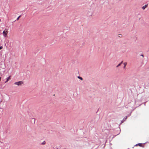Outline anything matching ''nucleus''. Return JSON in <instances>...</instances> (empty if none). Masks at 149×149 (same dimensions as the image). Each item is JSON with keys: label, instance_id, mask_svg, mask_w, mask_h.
Instances as JSON below:
<instances>
[{"label": "nucleus", "instance_id": "obj_7", "mask_svg": "<svg viewBox=\"0 0 149 149\" xmlns=\"http://www.w3.org/2000/svg\"><path fill=\"white\" fill-rule=\"evenodd\" d=\"M123 64L124 65V68H125L127 64V63L126 62H125L123 63Z\"/></svg>", "mask_w": 149, "mask_h": 149}, {"label": "nucleus", "instance_id": "obj_10", "mask_svg": "<svg viewBox=\"0 0 149 149\" xmlns=\"http://www.w3.org/2000/svg\"><path fill=\"white\" fill-rule=\"evenodd\" d=\"M137 145H139V146H141V143H139L137 144H136V146H137Z\"/></svg>", "mask_w": 149, "mask_h": 149}, {"label": "nucleus", "instance_id": "obj_11", "mask_svg": "<svg viewBox=\"0 0 149 149\" xmlns=\"http://www.w3.org/2000/svg\"><path fill=\"white\" fill-rule=\"evenodd\" d=\"M21 16H19L17 19V20H18L19 19V18Z\"/></svg>", "mask_w": 149, "mask_h": 149}, {"label": "nucleus", "instance_id": "obj_6", "mask_svg": "<svg viewBox=\"0 0 149 149\" xmlns=\"http://www.w3.org/2000/svg\"><path fill=\"white\" fill-rule=\"evenodd\" d=\"M123 61H122L119 64L116 66V68H118V67H119V66H120L121 64L122 63H123Z\"/></svg>", "mask_w": 149, "mask_h": 149}, {"label": "nucleus", "instance_id": "obj_13", "mask_svg": "<svg viewBox=\"0 0 149 149\" xmlns=\"http://www.w3.org/2000/svg\"><path fill=\"white\" fill-rule=\"evenodd\" d=\"M3 48V47L2 46H1L0 47V50L2 49Z\"/></svg>", "mask_w": 149, "mask_h": 149}, {"label": "nucleus", "instance_id": "obj_2", "mask_svg": "<svg viewBox=\"0 0 149 149\" xmlns=\"http://www.w3.org/2000/svg\"><path fill=\"white\" fill-rule=\"evenodd\" d=\"M14 84L18 86H21L23 84V82L22 81H19L15 82Z\"/></svg>", "mask_w": 149, "mask_h": 149}, {"label": "nucleus", "instance_id": "obj_8", "mask_svg": "<svg viewBox=\"0 0 149 149\" xmlns=\"http://www.w3.org/2000/svg\"><path fill=\"white\" fill-rule=\"evenodd\" d=\"M78 79H80L81 80H83V78L81 77L78 76Z\"/></svg>", "mask_w": 149, "mask_h": 149}, {"label": "nucleus", "instance_id": "obj_9", "mask_svg": "<svg viewBox=\"0 0 149 149\" xmlns=\"http://www.w3.org/2000/svg\"><path fill=\"white\" fill-rule=\"evenodd\" d=\"M46 143V142L45 141H44L41 144L42 145H44Z\"/></svg>", "mask_w": 149, "mask_h": 149}, {"label": "nucleus", "instance_id": "obj_1", "mask_svg": "<svg viewBox=\"0 0 149 149\" xmlns=\"http://www.w3.org/2000/svg\"><path fill=\"white\" fill-rule=\"evenodd\" d=\"M8 32V31L5 29V30L3 31V36L4 37H6L7 36V35Z\"/></svg>", "mask_w": 149, "mask_h": 149}, {"label": "nucleus", "instance_id": "obj_12", "mask_svg": "<svg viewBox=\"0 0 149 149\" xmlns=\"http://www.w3.org/2000/svg\"><path fill=\"white\" fill-rule=\"evenodd\" d=\"M118 36L120 37H121L122 36V35L121 34H119L118 35Z\"/></svg>", "mask_w": 149, "mask_h": 149}, {"label": "nucleus", "instance_id": "obj_4", "mask_svg": "<svg viewBox=\"0 0 149 149\" xmlns=\"http://www.w3.org/2000/svg\"><path fill=\"white\" fill-rule=\"evenodd\" d=\"M10 76H9L7 78L6 81H5V83H6L9 81V80H10Z\"/></svg>", "mask_w": 149, "mask_h": 149}, {"label": "nucleus", "instance_id": "obj_14", "mask_svg": "<svg viewBox=\"0 0 149 149\" xmlns=\"http://www.w3.org/2000/svg\"><path fill=\"white\" fill-rule=\"evenodd\" d=\"M141 56H143V54L141 55Z\"/></svg>", "mask_w": 149, "mask_h": 149}, {"label": "nucleus", "instance_id": "obj_3", "mask_svg": "<svg viewBox=\"0 0 149 149\" xmlns=\"http://www.w3.org/2000/svg\"><path fill=\"white\" fill-rule=\"evenodd\" d=\"M127 116H125L124 118H123V119L121 120V123H123V122L127 119Z\"/></svg>", "mask_w": 149, "mask_h": 149}, {"label": "nucleus", "instance_id": "obj_5", "mask_svg": "<svg viewBox=\"0 0 149 149\" xmlns=\"http://www.w3.org/2000/svg\"><path fill=\"white\" fill-rule=\"evenodd\" d=\"M147 6H148V5L147 4H146V5H145V6H143L142 7V8L143 10H144L145 9V8L147 7Z\"/></svg>", "mask_w": 149, "mask_h": 149}]
</instances>
